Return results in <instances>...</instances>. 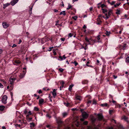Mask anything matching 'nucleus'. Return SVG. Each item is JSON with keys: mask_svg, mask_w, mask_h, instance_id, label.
Instances as JSON below:
<instances>
[{"mask_svg": "<svg viewBox=\"0 0 129 129\" xmlns=\"http://www.w3.org/2000/svg\"><path fill=\"white\" fill-rule=\"evenodd\" d=\"M76 100H79V101H81V97L80 96H76Z\"/></svg>", "mask_w": 129, "mask_h": 129, "instance_id": "nucleus-20", "label": "nucleus"}, {"mask_svg": "<svg viewBox=\"0 0 129 129\" xmlns=\"http://www.w3.org/2000/svg\"><path fill=\"white\" fill-rule=\"evenodd\" d=\"M10 5V4L9 3H7L5 4L4 5V8H5L6 7H7L9 5Z\"/></svg>", "mask_w": 129, "mask_h": 129, "instance_id": "nucleus-14", "label": "nucleus"}, {"mask_svg": "<svg viewBox=\"0 0 129 129\" xmlns=\"http://www.w3.org/2000/svg\"><path fill=\"white\" fill-rule=\"evenodd\" d=\"M128 117L124 115L121 118L122 119H123L124 120L127 122H128Z\"/></svg>", "mask_w": 129, "mask_h": 129, "instance_id": "nucleus-11", "label": "nucleus"}, {"mask_svg": "<svg viewBox=\"0 0 129 129\" xmlns=\"http://www.w3.org/2000/svg\"><path fill=\"white\" fill-rule=\"evenodd\" d=\"M38 93H42V91H41V90H39L38 92Z\"/></svg>", "mask_w": 129, "mask_h": 129, "instance_id": "nucleus-62", "label": "nucleus"}, {"mask_svg": "<svg viewBox=\"0 0 129 129\" xmlns=\"http://www.w3.org/2000/svg\"><path fill=\"white\" fill-rule=\"evenodd\" d=\"M73 86H74L72 84V85H70L69 86V91H71V90H72V88L73 87Z\"/></svg>", "mask_w": 129, "mask_h": 129, "instance_id": "nucleus-22", "label": "nucleus"}, {"mask_svg": "<svg viewBox=\"0 0 129 129\" xmlns=\"http://www.w3.org/2000/svg\"><path fill=\"white\" fill-rule=\"evenodd\" d=\"M87 123L88 122L87 121H85L83 122V124L84 125H86L87 124Z\"/></svg>", "mask_w": 129, "mask_h": 129, "instance_id": "nucleus-43", "label": "nucleus"}, {"mask_svg": "<svg viewBox=\"0 0 129 129\" xmlns=\"http://www.w3.org/2000/svg\"><path fill=\"white\" fill-rule=\"evenodd\" d=\"M97 116L98 119L99 120H102L103 118V116L102 114H98Z\"/></svg>", "mask_w": 129, "mask_h": 129, "instance_id": "nucleus-7", "label": "nucleus"}, {"mask_svg": "<svg viewBox=\"0 0 129 129\" xmlns=\"http://www.w3.org/2000/svg\"><path fill=\"white\" fill-rule=\"evenodd\" d=\"M29 106H31V104L29 103L28 102H27L26 103Z\"/></svg>", "mask_w": 129, "mask_h": 129, "instance_id": "nucleus-46", "label": "nucleus"}, {"mask_svg": "<svg viewBox=\"0 0 129 129\" xmlns=\"http://www.w3.org/2000/svg\"><path fill=\"white\" fill-rule=\"evenodd\" d=\"M93 9V8L92 7H91L89 8V10L90 11H91Z\"/></svg>", "mask_w": 129, "mask_h": 129, "instance_id": "nucleus-56", "label": "nucleus"}, {"mask_svg": "<svg viewBox=\"0 0 129 129\" xmlns=\"http://www.w3.org/2000/svg\"><path fill=\"white\" fill-rule=\"evenodd\" d=\"M72 7V6L70 4H68V8H67V10H69Z\"/></svg>", "mask_w": 129, "mask_h": 129, "instance_id": "nucleus-24", "label": "nucleus"}, {"mask_svg": "<svg viewBox=\"0 0 129 129\" xmlns=\"http://www.w3.org/2000/svg\"><path fill=\"white\" fill-rule=\"evenodd\" d=\"M85 40L86 42H90L92 41V39L91 38H88L87 37L85 38Z\"/></svg>", "mask_w": 129, "mask_h": 129, "instance_id": "nucleus-8", "label": "nucleus"}, {"mask_svg": "<svg viewBox=\"0 0 129 129\" xmlns=\"http://www.w3.org/2000/svg\"><path fill=\"white\" fill-rule=\"evenodd\" d=\"M113 78H114V79H115L117 77V76H115V75H113Z\"/></svg>", "mask_w": 129, "mask_h": 129, "instance_id": "nucleus-57", "label": "nucleus"}, {"mask_svg": "<svg viewBox=\"0 0 129 129\" xmlns=\"http://www.w3.org/2000/svg\"><path fill=\"white\" fill-rule=\"evenodd\" d=\"M34 110L36 111H38L39 110L38 108L36 107H34Z\"/></svg>", "mask_w": 129, "mask_h": 129, "instance_id": "nucleus-36", "label": "nucleus"}, {"mask_svg": "<svg viewBox=\"0 0 129 129\" xmlns=\"http://www.w3.org/2000/svg\"><path fill=\"white\" fill-rule=\"evenodd\" d=\"M109 16H107L105 17V18L106 20L109 18Z\"/></svg>", "mask_w": 129, "mask_h": 129, "instance_id": "nucleus-60", "label": "nucleus"}, {"mask_svg": "<svg viewBox=\"0 0 129 129\" xmlns=\"http://www.w3.org/2000/svg\"><path fill=\"white\" fill-rule=\"evenodd\" d=\"M18 1L19 0H13L11 2V4L12 6H14L18 2Z\"/></svg>", "mask_w": 129, "mask_h": 129, "instance_id": "nucleus-3", "label": "nucleus"}, {"mask_svg": "<svg viewBox=\"0 0 129 129\" xmlns=\"http://www.w3.org/2000/svg\"><path fill=\"white\" fill-rule=\"evenodd\" d=\"M116 13L117 14L120 15V10L117 9L116 10Z\"/></svg>", "mask_w": 129, "mask_h": 129, "instance_id": "nucleus-18", "label": "nucleus"}, {"mask_svg": "<svg viewBox=\"0 0 129 129\" xmlns=\"http://www.w3.org/2000/svg\"><path fill=\"white\" fill-rule=\"evenodd\" d=\"M73 35V34L70 33L69 34V37H72Z\"/></svg>", "mask_w": 129, "mask_h": 129, "instance_id": "nucleus-39", "label": "nucleus"}, {"mask_svg": "<svg viewBox=\"0 0 129 129\" xmlns=\"http://www.w3.org/2000/svg\"><path fill=\"white\" fill-rule=\"evenodd\" d=\"M0 87L1 88L3 87V85L1 83H0Z\"/></svg>", "mask_w": 129, "mask_h": 129, "instance_id": "nucleus-47", "label": "nucleus"}, {"mask_svg": "<svg viewBox=\"0 0 129 129\" xmlns=\"http://www.w3.org/2000/svg\"><path fill=\"white\" fill-rule=\"evenodd\" d=\"M72 18L73 19L75 20H76L77 18V17L76 16H74L72 17Z\"/></svg>", "mask_w": 129, "mask_h": 129, "instance_id": "nucleus-29", "label": "nucleus"}, {"mask_svg": "<svg viewBox=\"0 0 129 129\" xmlns=\"http://www.w3.org/2000/svg\"><path fill=\"white\" fill-rule=\"evenodd\" d=\"M83 28L84 29H85L86 28V26L84 25L83 26Z\"/></svg>", "mask_w": 129, "mask_h": 129, "instance_id": "nucleus-59", "label": "nucleus"}, {"mask_svg": "<svg viewBox=\"0 0 129 129\" xmlns=\"http://www.w3.org/2000/svg\"><path fill=\"white\" fill-rule=\"evenodd\" d=\"M7 99V96L6 95H4L2 98V102L4 104H6Z\"/></svg>", "mask_w": 129, "mask_h": 129, "instance_id": "nucleus-2", "label": "nucleus"}, {"mask_svg": "<svg viewBox=\"0 0 129 129\" xmlns=\"http://www.w3.org/2000/svg\"><path fill=\"white\" fill-rule=\"evenodd\" d=\"M61 40L63 41H64L65 40V38H63L61 39Z\"/></svg>", "mask_w": 129, "mask_h": 129, "instance_id": "nucleus-51", "label": "nucleus"}, {"mask_svg": "<svg viewBox=\"0 0 129 129\" xmlns=\"http://www.w3.org/2000/svg\"><path fill=\"white\" fill-rule=\"evenodd\" d=\"M30 127H34L35 126V124L33 122L30 123Z\"/></svg>", "mask_w": 129, "mask_h": 129, "instance_id": "nucleus-23", "label": "nucleus"}, {"mask_svg": "<svg viewBox=\"0 0 129 129\" xmlns=\"http://www.w3.org/2000/svg\"><path fill=\"white\" fill-rule=\"evenodd\" d=\"M48 50V51H50L52 50V49L50 47L49 48Z\"/></svg>", "mask_w": 129, "mask_h": 129, "instance_id": "nucleus-52", "label": "nucleus"}, {"mask_svg": "<svg viewBox=\"0 0 129 129\" xmlns=\"http://www.w3.org/2000/svg\"><path fill=\"white\" fill-rule=\"evenodd\" d=\"M101 106L103 107H109V106L108 105V104L106 103L101 104Z\"/></svg>", "mask_w": 129, "mask_h": 129, "instance_id": "nucleus-12", "label": "nucleus"}, {"mask_svg": "<svg viewBox=\"0 0 129 129\" xmlns=\"http://www.w3.org/2000/svg\"><path fill=\"white\" fill-rule=\"evenodd\" d=\"M112 14V11L111 10H109L108 12V14L109 16H110Z\"/></svg>", "mask_w": 129, "mask_h": 129, "instance_id": "nucleus-15", "label": "nucleus"}, {"mask_svg": "<svg viewBox=\"0 0 129 129\" xmlns=\"http://www.w3.org/2000/svg\"><path fill=\"white\" fill-rule=\"evenodd\" d=\"M33 7H31L30 8V9L29 10V13L30 15H31V14L32 12V9Z\"/></svg>", "mask_w": 129, "mask_h": 129, "instance_id": "nucleus-27", "label": "nucleus"}, {"mask_svg": "<svg viewBox=\"0 0 129 129\" xmlns=\"http://www.w3.org/2000/svg\"><path fill=\"white\" fill-rule=\"evenodd\" d=\"M2 25L4 28H5L8 27L9 26V24L6 22H3L2 23Z\"/></svg>", "mask_w": 129, "mask_h": 129, "instance_id": "nucleus-5", "label": "nucleus"}, {"mask_svg": "<svg viewBox=\"0 0 129 129\" xmlns=\"http://www.w3.org/2000/svg\"><path fill=\"white\" fill-rule=\"evenodd\" d=\"M21 42H22L21 40V39H20L19 40V42L18 43V44H20L21 43Z\"/></svg>", "mask_w": 129, "mask_h": 129, "instance_id": "nucleus-54", "label": "nucleus"}, {"mask_svg": "<svg viewBox=\"0 0 129 129\" xmlns=\"http://www.w3.org/2000/svg\"><path fill=\"white\" fill-rule=\"evenodd\" d=\"M57 122L58 124H60L62 123V121L60 120H57Z\"/></svg>", "mask_w": 129, "mask_h": 129, "instance_id": "nucleus-28", "label": "nucleus"}, {"mask_svg": "<svg viewBox=\"0 0 129 129\" xmlns=\"http://www.w3.org/2000/svg\"><path fill=\"white\" fill-rule=\"evenodd\" d=\"M16 45L15 44H13L12 46V48H14V47H16Z\"/></svg>", "mask_w": 129, "mask_h": 129, "instance_id": "nucleus-45", "label": "nucleus"}, {"mask_svg": "<svg viewBox=\"0 0 129 129\" xmlns=\"http://www.w3.org/2000/svg\"><path fill=\"white\" fill-rule=\"evenodd\" d=\"M52 94L53 97L55 98L56 95V94L55 91V89H54L52 92Z\"/></svg>", "mask_w": 129, "mask_h": 129, "instance_id": "nucleus-10", "label": "nucleus"}, {"mask_svg": "<svg viewBox=\"0 0 129 129\" xmlns=\"http://www.w3.org/2000/svg\"><path fill=\"white\" fill-rule=\"evenodd\" d=\"M59 70L61 72H63L64 71V69L62 68H60L59 69Z\"/></svg>", "mask_w": 129, "mask_h": 129, "instance_id": "nucleus-34", "label": "nucleus"}, {"mask_svg": "<svg viewBox=\"0 0 129 129\" xmlns=\"http://www.w3.org/2000/svg\"><path fill=\"white\" fill-rule=\"evenodd\" d=\"M64 82L63 81H62L60 82V84L61 85H62V87H63V85L64 84Z\"/></svg>", "mask_w": 129, "mask_h": 129, "instance_id": "nucleus-32", "label": "nucleus"}, {"mask_svg": "<svg viewBox=\"0 0 129 129\" xmlns=\"http://www.w3.org/2000/svg\"><path fill=\"white\" fill-rule=\"evenodd\" d=\"M53 53L54 54V55H56V52L55 51H53Z\"/></svg>", "mask_w": 129, "mask_h": 129, "instance_id": "nucleus-63", "label": "nucleus"}, {"mask_svg": "<svg viewBox=\"0 0 129 129\" xmlns=\"http://www.w3.org/2000/svg\"><path fill=\"white\" fill-rule=\"evenodd\" d=\"M115 3V1H112L111 3H110V4L111 5H113Z\"/></svg>", "mask_w": 129, "mask_h": 129, "instance_id": "nucleus-42", "label": "nucleus"}, {"mask_svg": "<svg viewBox=\"0 0 129 129\" xmlns=\"http://www.w3.org/2000/svg\"><path fill=\"white\" fill-rule=\"evenodd\" d=\"M120 4V3H119L117 4H115L114 5V7H116L117 6H119Z\"/></svg>", "mask_w": 129, "mask_h": 129, "instance_id": "nucleus-31", "label": "nucleus"}, {"mask_svg": "<svg viewBox=\"0 0 129 129\" xmlns=\"http://www.w3.org/2000/svg\"><path fill=\"white\" fill-rule=\"evenodd\" d=\"M59 58L60 59V60L61 61L65 59L66 58V57L65 56V55H63L62 56H59Z\"/></svg>", "mask_w": 129, "mask_h": 129, "instance_id": "nucleus-9", "label": "nucleus"}, {"mask_svg": "<svg viewBox=\"0 0 129 129\" xmlns=\"http://www.w3.org/2000/svg\"><path fill=\"white\" fill-rule=\"evenodd\" d=\"M29 115H29V114H28L26 115V119H27V118H28V117L29 116Z\"/></svg>", "mask_w": 129, "mask_h": 129, "instance_id": "nucleus-55", "label": "nucleus"}, {"mask_svg": "<svg viewBox=\"0 0 129 129\" xmlns=\"http://www.w3.org/2000/svg\"><path fill=\"white\" fill-rule=\"evenodd\" d=\"M48 41V39L47 38H43L41 40V43L42 44H43Z\"/></svg>", "mask_w": 129, "mask_h": 129, "instance_id": "nucleus-6", "label": "nucleus"}, {"mask_svg": "<svg viewBox=\"0 0 129 129\" xmlns=\"http://www.w3.org/2000/svg\"><path fill=\"white\" fill-rule=\"evenodd\" d=\"M60 15H63L64 16H65L66 15L65 11H63L61 12L60 13Z\"/></svg>", "mask_w": 129, "mask_h": 129, "instance_id": "nucleus-21", "label": "nucleus"}, {"mask_svg": "<svg viewBox=\"0 0 129 129\" xmlns=\"http://www.w3.org/2000/svg\"><path fill=\"white\" fill-rule=\"evenodd\" d=\"M96 103V101L94 100H93V104H95Z\"/></svg>", "mask_w": 129, "mask_h": 129, "instance_id": "nucleus-44", "label": "nucleus"}, {"mask_svg": "<svg viewBox=\"0 0 129 129\" xmlns=\"http://www.w3.org/2000/svg\"><path fill=\"white\" fill-rule=\"evenodd\" d=\"M105 6V5L104 4H102L101 5V7L103 8Z\"/></svg>", "mask_w": 129, "mask_h": 129, "instance_id": "nucleus-50", "label": "nucleus"}, {"mask_svg": "<svg viewBox=\"0 0 129 129\" xmlns=\"http://www.w3.org/2000/svg\"><path fill=\"white\" fill-rule=\"evenodd\" d=\"M113 112V110H110L109 111V113L110 114H111Z\"/></svg>", "mask_w": 129, "mask_h": 129, "instance_id": "nucleus-40", "label": "nucleus"}, {"mask_svg": "<svg viewBox=\"0 0 129 129\" xmlns=\"http://www.w3.org/2000/svg\"><path fill=\"white\" fill-rule=\"evenodd\" d=\"M82 115L84 118H86L88 116V114L85 112H84L82 113Z\"/></svg>", "mask_w": 129, "mask_h": 129, "instance_id": "nucleus-4", "label": "nucleus"}, {"mask_svg": "<svg viewBox=\"0 0 129 129\" xmlns=\"http://www.w3.org/2000/svg\"><path fill=\"white\" fill-rule=\"evenodd\" d=\"M16 79V78L14 77H10L9 78V83L11 84L10 87L13 88V85Z\"/></svg>", "mask_w": 129, "mask_h": 129, "instance_id": "nucleus-1", "label": "nucleus"}, {"mask_svg": "<svg viewBox=\"0 0 129 129\" xmlns=\"http://www.w3.org/2000/svg\"><path fill=\"white\" fill-rule=\"evenodd\" d=\"M44 102V100L43 99H41L39 100V103L42 104Z\"/></svg>", "mask_w": 129, "mask_h": 129, "instance_id": "nucleus-13", "label": "nucleus"}, {"mask_svg": "<svg viewBox=\"0 0 129 129\" xmlns=\"http://www.w3.org/2000/svg\"><path fill=\"white\" fill-rule=\"evenodd\" d=\"M32 118H28L27 119H28L29 121H30L32 119Z\"/></svg>", "mask_w": 129, "mask_h": 129, "instance_id": "nucleus-48", "label": "nucleus"}, {"mask_svg": "<svg viewBox=\"0 0 129 129\" xmlns=\"http://www.w3.org/2000/svg\"><path fill=\"white\" fill-rule=\"evenodd\" d=\"M15 62L17 64H19L21 62L19 60H15Z\"/></svg>", "mask_w": 129, "mask_h": 129, "instance_id": "nucleus-30", "label": "nucleus"}, {"mask_svg": "<svg viewBox=\"0 0 129 129\" xmlns=\"http://www.w3.org/2000/svg\"><path fill=\"white\" fill-rule=\"evenodd\" d=\"M46 116L49 118H50L51 117V116H50L48 114H47L46 115Z\"/></svg>", "mask_w": 129, "mask_h": 129, "instance_id": "nucleus-41", "label": "nucleus"}, {"mask_svg": "<svg viewBox=\"0 0 129 129\" xmlns=\"http://www.w3.org/2000/svg\"><path fill=\"white\" fill-rule=\"evenodd\" d=\"M110 31H106V34L107 35V36H109L110 35Z\"/></svg>", "mask_w": 129, "mask_h": 129, "instance_id": "nucleus-33", "label": "nucleus"}, {"mask_svg": "<svg viewBox=\"0 0 129 129\" xmlns=\"http://www.w3.org/2000/svg\"><path fill=\"white\" fill-rule=\"evenodd\" d=\"M28 114H29L30 115H31L32 114V113H31V111H29L28 112Z\"/></svg>", "mask_w": 129, "mask_h": 129, "instance_id": "nucleus-53", "label": "nucleus"}, {"mask_svg": "<svg viewBox=\"0 0 129 129\" xmlns=\"http://www.w3.org/2000/svg\"><path fill=\"white\" fill-rule=\"evenodd\" d=\"M84 118H84L83 117V118H81L80 120L82 121H83L84 120Z\"/></svg>", "mask_w": 129, "mask_h": 129, "instance_id": "nucleus-58", "label": "nucleus"}, {"mask_svg": "<svg viewBox=\"0 0 129 129\" xmlns=\"http://www.w3.org/2000/svg\"><path fill=\"white\" fill-rule=\"evenodd\" d=\"M24 74H20L19 75L20 78H22L24 77Z\"/></svg>", "mask_w": 129, "mask_h": 129, "instance_id": "nucleus-25", "label": "nucleus"}, {"mask_svg": "<svg viewBox=\"0 0 129 129\" xmlns=\"http://www.w3.org/2000/svg\"><path fill=\"white\" fill-rule=\"evenodd\" d=\"M54 12H58V10L56 9L54 10Z\"/></svg>", "mask_w": 129, "mask_h": 129, "instance_id": "nucleus-64", "label": "nucleus"}, {"mask_svg": "<svg viewBox=\"0 0 129 129\" xmlns=\"http://www.w3.org/2000/svg\"><path fill=\"white\" fill-rule=\"evenodd\" d=\"M97 39L98 40H99L100 39V36H97Z\"/></svg>", "mask_w": 129, "mask_h": 129, "instance_id": "nucleus-49", "label": "nucleus"}, {"mask_svg": "<svg viewBox=\"0 0 129 129\" xmlns=\"http://www.w3.org/2000/svg\"><path fill=\"white\" fill-rule=\"evenodd\" d=\"M97 20H99V22H100L101 23L102 22L100 20L99 18H98L97 19Z\"/></svg>", "mask_w": 129, "mask_h": 129, "instance_id": "nucleus-61", "label": "nucleus"}, {"mask_svg": "<svg viewBox=\"0 0 129 129\" xmlns=\"http://www.w3.org/2000/svg\"><path fill=\"white\" fill-rule=\"evenodd\" d=\"M125 62L127 63H128L129 62V56H128L126 58L125 60Z\"/></svg>", "mask_w": 129, "mask_h": 129, "instance_id": "nucleus-16", "label": "nucleus"}, {"mask_svg": "<svg viewBox=\"0 0 129 129\" xmlns=\"http://www.w3.org/2000/svg\"><path fill=\"white\" fill-rule=\"evenodd\" d=\"M64 104L66 106V107H68L69 106V103H64Z\"/></svg>", "mask_w": 129, "mask_h": 129, "instance_id": "nucleus-35", "label": "nucleus"}, {"mask_svg": "<svg viewBox=\"0 0 129 129\" xmlns=\"http://www.w3.org/2000/svg\"><path fill=\"white\" fill-rule=\"evenodd\" d=\"M27 111L26 109H25L24 110V114H27Z\"/></svg>", "mask_w": 129, "mask_h": 129, "instance_id": "nucleus-38", "label": "nucleus"}, {"mask_svg": "<svg viewBox=\"0 0 129 129\" xmlns=\"http://www.w3.org/2000/svg\"><path fill=\"white\" fill-rule=\"evenodd\" d=\"M62 115L63 117H65L68 115V113L67 112H64L62 113Z\"/></svg>", "mask_w": 129, "mask_h": 129, "instance_id": "nucleus-19", "label": "nucleus"}, {"mask_svg": "<svg viewBox=\"0 0 129 129\" xmlns=\"http://www.w3.org/2000/svg\"><path fill=\"white\" fill-rule=\"evenodd\" d=\"M5 107L1 105L0 106V110L3 111L4 110Z\"/></svg>", "mask_w": 129, "mask_h": 129, "instance_id": "nucleus-17", "label": "nucleus"}, {"mask_svg": "<svg viewBox=\"0 0 129 129\" xmlns=\"http://www.w3.org/2000/svg\"><path fill=\"white\" fill-rule=\"evenodd\" d=\"M102 10H103V12L105 14L106 12H107V10L106 9H104L102 8Z\"/></svg>", "mask_w": 129, "mask_h": 129, "instance_id": "nucleus-26", "label": "nucleus"}, {"mask_svg": "<svg viewBox=\"0 0 129 129\" xmlns=\"http://www.w3.org/2000/svg\"><path fill=\"white\" fill-rule=\"evenodd\" d=\"M72 63H74L75 66H77L78 64V63L76 61H75L74 62H72Z\"/></svg>", "mask_w": 129, "mask_h": 129, "instance_id": "nucleus-37", "label": "nucleus"}]
</instances>
